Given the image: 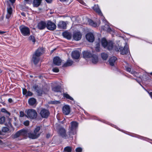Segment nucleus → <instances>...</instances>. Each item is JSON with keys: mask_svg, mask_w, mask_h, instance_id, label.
Masks as SVG:
<instances>
[{"mask_svg": "<svg viewBox=\"0 0 152 152\" xmlns=\"http://www.w3.org/2000/svg\"><path fill=\"white\" fill-rule=\"evenodd\" d=\"M89 24L93 27H96L97 26V24L93 20H88Z\"/></svg>", "mask_w": 152, "mask_h": 152, "instance_id": "32", "label": "nucleus"}, {"mask_svg": "<svg viewBox=\"0 0 152 152\" xmlns=\"http://www.w3.org/2000/svg\"><path fill=\"white\" fill-rule=\"evenodd\" d=\"M92 55L90 52L87 51H84L83 52V56L85 58H89L90 59Z\"/></svg>", "mask_w": 152, "mask_h": 152, "instance_id": "24", "label": "nucleus"}, {"mask_svg": "<svg viewBox=\"0 0 152 152\" xmlns=\"http://www.w3.org/2000/svg\"><path fill=\"white\" fill-rule=\"evenodd\" d=\"M46 27L50 30L53 31L56 28V26L54 23L48 20L47 22Z\"/></svg>", "mask_w": 152, "mask_h": 152, "instance_id": "7", "label": "nucleus"}, {"mask_svg": "<svg viewBox=\"0 0 152 152\" xmlns=\"http://www.w3.org/2000/svg\"><path fill=\"white\" fill-rule=\"evenodd\" d=\"M100 23H99V24H98V25H99Z\"/></svg>", "mask_w": 152, "mask_h": 152, "instance_id": "60", "label": "nucleus"}, {"mask_svg": "<svg viewBox=\"0 0 152 152\" xmlns=\"http://www.w3.org/2000/svg\"><path fill=\"white\" fill-rule=\"evenodd\" d=\"M12 3V4L14 3L15 1V0H9Z\"/></svg>", "mask_w": 152, "mask_h": 152, "instance_id": "52", "label": "nucleus"}, {"mask_svg": "<svg viewBox=\"0 0 152 152\" xmlns=\"http://www.w3.org/2000/svg\"><path fill=\"white\" fill-rule=\"evenodd\" d=\"M63 113L65 115H68L70 112V107L67 105L64 106L62 108Z\"/></svg>", "mask_w": 152, "mask_h": 152, "instance_id": "14", "label": "nucleus"}, {"mask_svg": "<svg viewBox=\"0 0 152 152\" xmlns=\"http://www.w3.org/2000/svg\"><path fill=\"white\" fill-rule=\"evenodd\" d=\"M2 131L3 132H6L9 131V129L7 127H4L2 129Z\"/></svg>", "mask_w": 152, "mask_h": 152, "instance_id": "39", "label": "nucleus"}, {"mask_svg": "<svg viewBox=\"0 0 152 152\" xmlns=\"http://www.w3.org/2000/svg\"><path fill=\"white\" fill-rule=\"evenodd\" d=\"M113 47V43L112 41H109L107 44L106 48H107L109 50L112 49Z\"/></svg>", "mask_w": 152, "mask_h": 152, "instance_id": "30", "label": "nucleus"}, {"mask_svg": "<svg viewBox=\"0 0 152 152\" xmlns=\"http://www.w3.org/2000/svg\"><path fill=\"white\" fill-rule=\"evenodd\" d=\"M25 1H29V0H25Z\"/></svg>", "mask_w": 152, "mask_h": 152, "instance_id": "59", "label": "nucleus"}, {"mask_svg": "<svg viewBox=\"0 0 152 152\" xmlns=\"http://www.w3.org/2000/svg\"><path fill=\"white\" fill-rule=\"evenodd\" d=\"M54 64L57 66H59L61 64V60L58 57H54L53 61Z\"/></svg>", "mask_w": 152, "mask_h": 152, "instance_id": "18", "label": "nucleus"}, {"mask_svg": "<svg viewBox=\"0 0 152 152\" xmlns=\"http://www.w3.org/2000/svg\"><path fill=\"white\" fill-rule=\"evenodd\" d=\"M93 9L95 11L97 12L99 15L101 16L102 15V13L98 5L97 4L95 5L93 7Z\"/></svg>", "mask_w": 152, "mask_h": 152, "instance_id": "21", "label": "nucleus"}, {"mask_svg": "<svg viewBox=\"0 0 152 152\" xmlns=\"http://www.w3.org/2000/svg\"><path fill=\"white\" fill-rule=\"evenodd\" d=\"M32 88L36 91L39 96H41L42 94V91L40 89H39L38 86L36 85H34L33 86Z\"/></svg>", "mask_w": 152, "mask_h": 152, "instance_id": "16", "label": "nucleus"}, {"mask_svg": "<svg viewBox=\"0 0 152 152\" xmlns=\"http://www.w3.org/2000/svg\"><path fill=\"white\" fill-rule=\"evenodd\" d=\"M101 56L102 59L104 60H106L108 57L107 54L105 53H102L101 54Z\"/></svg>", "mask_w": 152, "mask_h": 152, "instance_id": "36", "label": "nucleus"}, {"mask_svg": "<svg viewBox=\"0 0 152 152\" xmlns=\"http://www.w3.org/2000/svg\"><path fill=\"white\" fill-rule=\"evenodd\" d=\"M50 136V134H48V135H47V137H49Z\"/></svg>", "mask_w": 152, "mask_h": 152, "instance_id": "56", "label": "nucleus"}, {"mask_svg": "<svg viewBox=\"0 0 152 152\" xmlns=\"http://www.w3.org/2000/svg\"><path fill=\"white\" fill-rule=\"evenodd\" d=\"M64 96L67 99H69L72 101L74 100L73 99L67 94H64Z\"/></svg>", "mask_w": 152, "mask_h": 152, "instance_id": "35", "label": "nucleus"}, {"mask_svg": "<svg viewBox=\"0 0 152 152\" xmlns=\"http://www.w3.org/2000/svg\"><path fill=\"white\" fill-rule=\"evenodd\" d=\"M125 69L126 71L132 74H134L135 72V71L133 70L131 71V69L130 68L126 66Z\"/></svg>", "mask_w": 152, "mask_h": 152, "instance_id": "34", "label": "nucleus"}, {"mask_svg": "<svg viewBox=\"0 0 152 152\" xmlns=\"http://www.w3.org/2000/svg\"><path fill=\"white\" fill-rule=\"evenodd\" d=\"M80 2L83 5H85L86 4V3L81 0L80 1Z\"/></svg>", "mask_w": 152, "mask_h": 152, "instance_id": "50", "label": "nucleus"}, {"mask_svg": "<svg viewBox=\"0 0 152 152\" xmlns=\"http://www.w3.org/2000/svg\"><path fill=\"white\" fill-rule=\"evenodd\" d=\"M61 87L59 86H55L52 88L53 91L55 92H61Z\"/></svg>", "mask_w": 152, "mask_h": 152, "instance_id": "31", "label": "nucleus"}, {"mask_svg": "<svg viewBox=\"0 0 152 152\" xmlns=\"http://www.w3.org/2000/svg\"><path fill=\"white\" fill-rule=\"evenodd\" d=\"M62 35L64 38L69 40L71 39L72 37V34L66 31L63 33Z\"/></svg>", "mask_w": 152, "mask_h": 152, "instance_id": "17", "label": "nucleus"}, {"mask_svg": "<svg viewBox=\"0 0 152 152\" xmlns=\"http://www.w3.org/2000/svg\"><path fill=\"white\" fill-rule=\"evenodd\" d=\"M73 63V61L71 60L68 59L67 61L65 63L64 65V67H67L71 66L72 65Z\"/></svg>", "mask_w": 152, "mask_h": 152, "instance_id": "26", "label": "nucleus"}, {"mask_svg": "<svg viewBox=\"0 0 152 152\" xmlns=\"http://www.w3.org/2000/svg\"><path fill=\"white\" fill-rule=\"evenodd\" d=\"M66 132L65 129L63 128H61L59 129L58 131V133L60 135L63 137L66 138Z\"/></svg>", "mask_w": 152, "mask_h": 152, "instance_id": "19", "label": "nucleus"}, {"mask_svg": "<svg viewBox=\"0 0 152 152\" xmlns=\"http://www.w3.org/2000/svg\"><path fill=\"white\" fill-rule=\"evenodd\" d=\"M8 101L10 103H11L13 102V100L11 98H9L8 99Z\"/></svg>", "mask_w": 152, "mask_h": 152, "instance_id": "49", "label": "nucleus"}, {"mask_svg": "<svg viewBox=\"0 0 152 152\" xmlns=\"http://www.w3.org/2000/svg\"><path fill=\"white\" fill-rule=\"evenodd\" d=\"M108 42H107L105 38H103L102 39V45L104 48H106V47L107 46Z\"/></svg>", "mask_w": 152, "mask_h": 152, "instance_id": "28", "label": "nucleus"}, {"mask_svg": "<svg viewBox=\"0 0 152 152\" xmlns=\"http://www.w3.org/2000/svg\"><path fill=\"white\" fill-rule=\"evenodd\" d=\"M95 50H96L98 52H99L100 50L99 49V46H97V47H96L95 48Z\"/></svg>", "mask_w": 152, "mask_h": 152, "instance_id": "48", "label": "nucleus"}, {"mask_svg": "<svg viewBox=\"0 0 152 152\" xmlns=\"http://www.w3.org/2000/svg\"><path fill=\"white\" fill-rule=\"evenodd\" d=\"M32 95V93L30 91H28L26 95V96H31Z\"/></svg>", "mask_w": 152, "mask_h": 152, "instance_id": "44", "label": "nucleus"}, {"mask_svg": "<svg viewBox=\"0 0 152 152\" xmlns=\"http://www.w3.org/2000/svg\"><path fill=\"white\" fill-rule=\"evenodd\" d=\"M90 59L93 64H96L98 61V56L96 55H93Z\"/></svg>", "mask_w": 152, "mask_h": 152, "instance_id": "22", "label": "nucleus"}, {"mask_svg": "<svg viewBox=\"0 0 152 152\" xmlns=\"http://www.w3.org/2000/svg\"><path fill=\"white\" fill-rule=\"evenodd\" d=\"M5 121V117L2 116L0 118V124H2Z\"/></svg>", "mask_w": 152, "mask_h": 152, "instance_id": "38", "label": "nucleus"}, {"mask_svg": "<svg viewBox=\"0 0 152 152\" xmlns=\"http://www.w3.org/2000/svg\"><path fill=\"white\" fill-rule=\"evenodd\" d=\"M73 37L75 40L78 41L81 39L82 34L80 32H75L73 34Z\"/></svg>", "mask_w": 152, "mask_h": 152, "instance_id": "11", "label": "nucleus"}, {"mask_svg": "<svg viewBox=\"0 0 152 152\" xmlns=\"http://www.w3.org/2000/svg\"><path fill=\"white\" fill-rule=\"evenodd\" d=\"M105 23V26L102 28L103 29L108 32L111 31L112 30L111 28L110 27L109 25L107 24L106 23V22H104V23Z\"/></svg>", "mask_w": 152, "mask_h": 152, "instance_id": "27", "label": "nucleus"}, {"mask_svg": "<svg viewBox=\"0 0 152 152\" xmlns=\"http://www.w3.org/2000/svg\"><path fill=\"white\" fill-rule=\"evenodd\" d=\"M82 150V148L80 147L77 148L75 149V151L77 152H81Z\"/></svg>", "mask_w": 152, "mask_h": 152, "instance_id": "41", "label": "nucleus"}, {"mask_svg": "<svg viewBox=\"0 0 152 152\" xmlns=\"http://www.w3.org/2000/svg\"><path fill=\"white\" fill-rule=\"evenodd\" d=\"M24 113L22 111H20V116L21 117H23L24 115Z\"/></svg>", "mask_w": 152, "mask_h": 152, "instance_id": "46", "label": "nucleus"}, {"mask_svg": "<svg viewBox=\"0 0 152 152\" xmlns=\"http://www.w3.org/2000/svg\"><path fill=\"white\" fill-rule=\"evenodd\" d=\"M41 129L40 126H37L35 129L33 133H28L29 137L32 139H35L37 138L39 135L40 134L39 131Z\"/></svg>", "mask_w": 152, "mask_h": 152, "instance_id": "3", "label": "nucleus"}, {"mask_svg": "<svg viewBox=\"0 0 152 152\" xmlns=\"http://www.w3.org/2000/svg\"><path fill=\"white\" fill-rule=\"evenodd\" d=\"M128 48V46L126 44V45L124 48L123 47H120L119 48V50L121 52V54L122 55L126 54L128 53V51H129Z\"/></svg>", "mask_w": 152, "mask_h": 152, "instance_id": "12", "label": "nucleus"}, {"mask_svg": "<svg viewBox=\"0 0 152 152\" xmlns=\"http://www.w3.org/2000/svg\"><path fill=\"white\" fill-rule=\"evenodd\" d=\"M72 148L70 147L67 146L65 147L64 149V151L65 152H71Z\"/></svg>", "mask_w": 152, "mask_h": 152, "instance_id": "33", "label": "nucleus"}, {"mask_svg": "<svg viewBox=\"0 0 152 152\" xmlns=\"http://www.w3.org/2000/svg\"><path fill=\"white\" fill-rule=\"evenodd\" d=\"M42 0H34L33 5L34 7H38L40 4Z\"/></svg>", "mask_w": 152, "mask_h": 152, "instance_id": "25", "label": "nucleus"}, {"mask_svg": "<svg viewBox=\"0 0 152 152\" xmlns=\"http://www.w3.org/2000/svg\"><path fill=\"white\" fill-rule=\"evenodd\" d=\"M40 114L43 118H47L49 114V113L48 110L45 109H42L40 112Z\"/></svg>", "mask_w": 152, "mask_h": 152, "instance_id": "10", "label": "nucleus"}, {"mask_svg": "<svg viewBox=\"0 0 152 152\" xmlns=\"http://www.w3.org/2000/svg\"><path fill=\"white\" fill-rule=\"evenodd\" d=\"M27 117L31 119L36 118L37 116V113L36 111L33 109L28 110L27 112Z\"/></svg>", "mask_w": 152, "mask_h": 152, "instance_id": "4", "label": "nucleus"}, {"mask_svg": "<svg viewBox=\"0 0 152 152\" xmlns=\"http://www.w3.org/2000/svg\"><path fill=\"white\" fill-rule=\"evenodd\" d=\"M6 32L0 31V34H2L5 33Z\"/></svg>", "mask_w": 152, "mask_h": 152, "instance_id": "53", "label": "nucleus"}, {"mask_svg": "<svg viewBox=\"0 0 152 152\" xmlns=\"http://www.w3.org/2000/svg\"><path fill=\"white\" fill-rule=\"evenodd\" d=\"M2 143V141L1 140H0V143Z\"/></svg>", "mask_w": 152, "mask_h": 152, "instance_id": "57", "label": "nucleus"}, {"mask_svg": "<svg viewBox=\"0 0 152 152\" xmlns=\"http://www.w3.org/2000/svg\"><path fill=\"white\" fill-rule=\"evenodd\" d=\"M67 23L66 22L60 21L58 25V28L60 29H65L66 28Z\"/></svg>", "mask_w": 152, "mask_h": 152, "instance_id": "9", "label": "nucleus"}, {"mask_svg": "<svg viewBox=\"0 0 152 152\" xmlns=\"http://www.w3.org/2000/svg\"><path fill=\"white\" fill-rule=\"evenodd\" d=\"M48 3H50L53 0H45Z\"/></svg>", "mask_w": 152, "mask_h": 152, "instance_id": "51", "label": "nucleus"}, {"mask_svg": "<svg viewBox=\"0 0 152 152\" xmlns=\"http://www.w3.org/2000/svg\"><path fill=\"white\" fill-rule=\"evenodd\" d=\"M71 127L70 128L69 133L75 134L76 133V129L77 127L78 123L76 121H72L71 122Z\"/></svg>", "mask_w": 152, "mask_h": 152, "instance_id": "6", "label": "nucleus"}, {"mask_svg": "<svg viewBox=\"0 0 152 152\" xmlns=\"http://www.w3.org/2000/svg\"><path fill=\"white\" fill-rule=\"evenodd\" d=\"M29 121H26L23 122V124L26 126H28L29 125Z\"/></svg>", "mask_w": 152, "mask_h": 152, "instance_id": "45", "label": "nucleus"}, {"mask_svg": "<svg viewBox=\"0 0 152 152\" xmlns=\"http://www.w3.org/2000/svg\"><path fill=\"white\" fill-rule=\"evenodd\" d=\"M19 29L21 34L24 36H28L30 34L29 28L26 26L21 25L19 27Z\"/></svg>", "mask_w": 152, "mask_h": 152, "instance_id": "2", "label": "nucleus"}, {"mask_svg": "<svg viewBox=\"0 0 152 152\" xmlns=\"http://www.w3.org/2000/svg\"><path fill=\"white\" fill-rule=\"evenodd\" d=\"M27 131L25 130H21L18 131L14 135V138H16L20 136H25L27 135Z\"/></svg>", "mask_w": 152, "mask_h": 152, "instance_id": "8", "label": "nucleus"}, {"mask_svg": "<svg viewBox=\"0 0 152 152\" xmlns=\"http://www.w3.org/2000/svg\"><path fill=\"white\" fill-rule=\"evenodd\" d=\"M36 99L34 98H31L29 99L28 101L29 104L30 105H34L36 102Z\"/></svg>", "mask_w": 152, "mask_h": 152, "instance_id": "29", "label": "nucleus"}, {"mask_svg": "<svg viewBox=\"0 0 152 152\" xmlns=\"http://www.w3.org/2000/svg\"><path fill=\"white\" fill-rule=\"evenodd\" d=\"M46 26V23L45 21H41L37 24L38 28L40 30H42L45 29Z\"/></svg>", "mask_w": 152, "mask_h": 152, "instance_id": "13", "label": "nucleus"}, {"mask_svg": "<svg viewBox=\"0 0 152 152\" xmlns=\"http://www.w3.org/2000/svg\"><path fill=\"white\" fill-rule=\"evenodd\" d=\"M150 75H152V72L150 73Z\"/></svg>", "mask_w": 152, "mask_h": 152, "instance_id": "58", "label": "nucleus"}, {"mask_svg": "<svg viewBox=\"0 0 152 152\" xmlns=\"http://www.w3.org/2000/svg\"><path fill=\"white\" fill-rule=\"evenodd\" d=\"M87 40L90 42H93L94 40V37L93 34L91 33H88L86 35Z\"/></svg>", "mask_w": 152, "mask_h": 152, "instance_id": "15", "label": "nucleus"}, {"mask_svg": "<svg viewBox=\"0 0 152 152\" xmlns=\"http://www.w3.org/2000/svg\"><path fill=\"white\" fill-rule=\"evenodd\" d=\"M53 104H58L60 103V102L59 101H53L52 103Z\"/></svg>", "mask_w": 152, "mask_h": 152, "instance_id": "47", "label": "nucleus"}, {"mask_svg": "<svg viewBox=\"0 0 152 152\" xmlns=\"http://www.w3.org/2000/svg\"><path fill=\"white\" fill-rule=\"evenodd\" d=\"M116 60L117 58L113 56L110 58L109 60L110 65L111 66H114Z\"/></svg>", "mask_w": 152, "mask_h": 152, "instance_id": "23", "label": "nucleus"}, {"mask_svg": "<svg viewBox=\"0 0 152 152\" xmlns=\"http://www.w3.org/2000/svg\"><path fill=\"white\" fill-rule=\"evenodd\" d=\"M72 57L74 59H78L80 56L79 52L77 51H75L72 52Z\"/></svg>", "mask_w": 152, "mask_h": 152, "instance_id": "20", "label": "nucleus"}, {"mask_svg": "<svg viewBox=\"0 0 152 152\" xmlns=\"http://www.w3.org/2000/svg\"><path fill=\"white\" fill-rule=\"evenodd\" d=\"M43 53V50L41 48H38L33 55L32 61L35 64H37L40 60V56Z\"/></svg>", "mask_w": 152, "mask_h": 152, "instance_id": "1", "label": "nucleus"}, {"mask_svg": "<svg viewBox=\"0 0 152 152\" xmlns=\"http://www.w3.org/2000/svg\"><path fill=\"white\" fill-rule=\"evenodd\" d=\"M28 39L32 41V42H33L34 43L35 42V37L31 35L29 37Z\"/></svg>", "mask_w": 152, "mask_h": 152, "instance_id": "37", "label": "nucleus"}, {"mask_svg": "<svg viewBox=\"0 0 152 152\" xmlns=\"http://www.w3.org/2000/svg\"><path fill=\"white\" fill-rule=\"evenodd\" d=\"M2 133L1 131L0 130V135H2ZM0 138H1V137H0Z\"/></svg>", "mask_w": 152, "mask_h": 152, "instance_id": "55", "label": "nucleus"}, {"mask_svg": "<svg viewBox=\"0 0 152 152\" xmlns=\"http://www.w3.org/2000/svg\"><path fill=\"white\" fill-rule=\"evenodd\" d=\"M1 112L3 113H7L9 115V116L10 115V113L8 112L5 108H2L1 109Z\"/></svg>", "mask_w": 152, "mask_h": 152, "instance_id": "40", "label": "nucleus"}, {"mask_svg": "<svg viewBox=\"0 0 152 152\" xmlns=\"http://www.w3.org/2000/svg\"><path fill=\"white\" fill-rule=\"evenodd\" d=\"M21 15L23 16H25V14L24 13H21Z\"/></svg>", "mask_w": 152, "mask_h": 152, "instance_id": "54", "label": "nucleus"}, {"mask_svg": "<svg viewBox=\"0 0 152 152\" xmlns=\"http://www.w3.org/2000/svg\"><path fill=\"white\" fill-rule=\"evenodd\" d=\"M13 14V10L12 8L9 6L7 8V13L6 15V22L8 23L10 21V19Z\"/></svg>", "mask_w": 152, "mask_h": 152, "instance_id": "5", "label": "nucleus"}, {"mask_svg": "<svg viewBox=\"0 0 152 152\" xmlns=\"http://www.w3.org/2000/svg\"><path fill=\"white\" fill-rule=\"evenodd\" d=\"M27 90L25 88L23 89V95H26L27 94Z\"/></svg>", "mask_w": 152, "mask_h": 152, "instance_id": "43", "label": "nucleus"}, {"mask_svg": "<svg viewBox=\"0 0 152 152\" xmlns=\"http://www.w3.org/2000/svg\"><path fill=\"white\" fill-rule=\"evenodd\" d=\"M53 71L54 72H59V70L58 68L55 67L53 69Z\"/></svg>", "mask_w": 152, "mask_h": 152, "instance_id": "42", "label": "nucleus"}]
</instances>
